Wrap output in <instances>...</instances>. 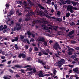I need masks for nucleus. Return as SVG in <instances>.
Segmentation results:
<instances>
[{"label":"nucleus","mask_w":79,"mask_h":79,"mask_svg":"<svg viewBox=\"0 0 79 79\" xmlns=\"http://www.w3.org/2000/svg\"><path fill=\"white\" fill-rule=\"evenodd\" d=\"M21 56H22V54H20L19 55L18 57H19V58H21Z\"/></svg>","instance_id":"nucleus-51"},{"label":"nucleus","mask_w":79,"mask_h":79,"mask_svg":"<svg viewBox=\"0 0 79 79\" xmlns=\"http://www.w3.org/2000/svg\"><path fill=\"white\" fill-rule=\"evenodd\" d=\"M24 47L26 49H28L29 48V46L27 45H25Z\"/></svg>","instance_id":"nucleus-35"},{"label":"nucleus","mask_w":79,"mask_h":79,"mask_svg":"<svg viewBox=\"0 0 79 79\" xmlns=\"http://www.w3.org/2000/svg\"><path fill=\"white\" fill-rule=\"evenodd\" d=\"M27 40V39H24L23 40V42L25 43H26V42Z\"/></svg>","instance_id":"nucleus-62"},{"label":"nucleus","mask_w":79,"mask_h":79,"mask_svg":"<svg viewBox=\"0 0 79 79\" xmlns=\"http://www.w3.org/2000/svg\"><path fill=\"white\" fill-rule=\"evenodd\" d=\"M73 10H77V7H74L73 8Z\"/></svg>","instance_id":"nucleus-59"},{"label":"nucleus","mask_w":79,"mask_h":79,"mask_svg":"<svg viewBox=\"0 0 79 79\" xmlns=\"http://www.w3.org/2000/svg\"><path fill=\"white\" fill-rule=\"evenodd\" d=\"M56 21H59V22H61L62 21V18H56Z\"/></svg>","instance_id":"nucleus-14"},{"label":"nucleus","mask_w":79,"mask_h":79,"mask_svg":"<svg viewBox=\"0 0 79 79\" xmlns=\"http://www.w3.org/2000/svg\"><path fill=\"white\" fill-rule=\"evenodd\" d=\"M79 52L78 53L77 52L74 53V55L75 56H79Z\"/></svg>","instance_id":"nucleus-34"},{"label":"nucleus","mask_w":79,"mask_h":79,"mask_svg":"<svg viewBox=\"0 0 79 79\" xmlns=\"http://www.w3.org/2000/svg\"><path fill=\"white\" fill-rule=\"evenodd\" d=\"M72 3V4H73V6H76V2H74L73 1H72L71 2Z\"/></svg>","instance_id":"nucleus-42"},{"label":"nucleus","mask_w":79,"mask_h":79,"mask_svg":"<svg viewBox=\"0 0 79 79\" xmlns=\"http://www.w3.org/2000/svg\"><path fill=\"white\" fill-rule=\"evenodd\" d=\"M53 48L56 50L58 51V49L61 50V47L60 46L59 44H58V43H56L53 46Z\"/></svg>","instance_id":"nucleus-2"},{"label":"nucleus","mask_w":79,"mask_h":79,"mask_svg":"<svg viewBox=\"0 0 79 79\" xmlns=\"http://www.w3.org/2000/svg\"><path fill=\"white\" fill-rule=\"evenodd\" d=\"M2 55H5V52L4 51H2Z\"/></svg>","instance_id":"nucleus-52"},{"label":"nucleus","mask_w":79,"mask_h":79,"mask_svg":"<svg viewBox=\"0 0 79 79\" xmlns=\"http://www.w3.org/2000/svg\"><path fill=\"white\" fill-rule=\"evenodd\" d=\"M15 77H19V75L18 74H16L15 75Z\"/></svg>","instance_id":"nucleus-64"},{"label":"nucleus","mask_w":79,"mask_h":79,"mask_svg":"<svg viewBox=\"0 0 79 79\" xmlns=\"http://www.w3.org/2000/svg\"><path fill=\"white\" fill-rule=\"evenodd\" d=\"M14 39L15 40L16 42H17L18 40V38L17 37H15Z\"/></svg>","instance_id":"nucleus-41"},{"label":"nucleus","mask_w":79,"mask_h":79,"mask_svg":"<svg viewBox=\"0 0 79 79\" xmlns=\"http://www.w3.org/2000/svg\"><path fill=\"white\" fill-rule=\"evenodd\" d=\"M57 15H58L59 16H60L61 15V12L60 11H58L57 13Z\"/></svg>","instance_id":"nucleus-40"},{"label":"nucleus","mask_w":79,"mask_h":79,"mask_svg":"<svg viewBox=\"0 0 79 79\" xmlns=\"http://www.w3.org/2000/svg\"><path fill=\"white\" fill-rule=\"evenodd\" d=\"M30 41V42H34L35 41V40H34V39L31 40Z\"/></svg>","instance_id":"nucleus-61"},{"label":"nucleus","mask_w":79,"mask_h":79,"mask_svg":"<svg viewBox=\"0 0 79 79\" xmlns=\"http://www.w3.org/2000/svg\"><path fill=\"white\" fill-rule=\"evenodd\" d=\"M6 7L7 8H9V5L8 4H6Z\"/></svg>","instance_id":"nucleus-58"},{"label":"nucleus","mask_w":79,"mask_h":79,"mask_svg":"<svg viewBox=\"0 0 79 79\" xmlns=\"http://www.w3.org/2000/svg\"><path fill=\"white\" fill-rule=\"evenodd\" d=\"M38 40L40 41H42V42H44L45 41V38H44L43 37H41L40 38V39H39V38L38 39Z\"/></svg>","instance_id":"nucleus-11"},{"label":"nucleus","mask_w":79,"mask_h":79,"mask_svg":"<svg viewBox=\"0 0 79 79\" xmlns=\"http://www.w3.org/2000/svg\"><path fill=\"white\" fill-rule=\"evenodd\" d=\"M61 63H62V64H63L64 63H65V60H64V59H62L60 60L59 61Z\"/></svg>","instance_id":"nucleus-15"},{"label":"nucleus","mask_w":79,"mask_h":79,"mask_svg":"<svg viewBox=\"0 0 79 79\" xmlns=\"http://www.w3.org/2000/svg\"><path fill=\"white\" fill-rule=\"evenodd\" d=\"M15 48H16V50H19V48L18 46L15 47Z\"/></svg>","instance_id":"nucleus-53"},{"label":"nucleus","mask_w":79,"mask_h":79,"mask_svg":"<svg viewBox=\"0 0 79 79\" xmlns=\"http://www.w3.org/2000/svg\"><path fill=\"white\" fill-rule=\"evenodd\" d=\"M52 0H47L46 3H47V4H48V5H50V3H51V2H52Z\"/></svg>","instance_id":"nucleus-21"},{"label":"nucleus","mask_w":79,"mask_h":79,"mask_svg":"<svg viewBox=\"0 0 79 79\" xmlns=\"http://www.w3.org/2000/svg\"><path fill=\"white\" fill-rule=\"evenodd\" d=\"M7 28V26H6V25H4V27H3V28H2V31H3V29H6Z\"/></svg>","instance_id":"nucleus-32"},{"label":"nucleus","mask_w":79,"mask_h":79,"mask_svg":"<svg viewBox=\"0 0 79 79\" xmlns=\"http://www.w3.org/2000/svg\"><path fill=\"white\" fill-rule=\"evenodd\" d=\"M78 58H76L74 60L75 61H78Z\"/></svg>","instance_id":"nucleus-57"},{"label":"nucleus","mask_w":79,"mask_h":79,"mask_svg":"<svg viewBox=\"0 0 79 79\" xmlns=\"http://www.w3.org/2000/svg\"><path fill=\"white\" fill-rule=\"evenodd\" d=\"M27 34H28V35H31V32L30 31H27Z\"/></svg>","instance_id":"nucleus-38"},{"label":"nucleus","mask_w":79,"mask_h":79,"mask_svg":"<svg viewBox=\"0 0 79 79\" xmlns=\"http://www.w3.org/2000/svg\"><path fill=\"white\" fill-rule=\"evenodd\" d=\"M67 10L68 11H69L71 13H73L74 12V11L73 10V6H72L70 5H69L67 7Z\"/></svg>","instance_id":"nucleus-3"},{"label":"nucleus","mask_w":79,"mask_h":79,"mask_svg":"<svg viewBox=\"0 0 79 79\" xmlns=\"http://www.w3.org/2000/svg\"><path fill=\"white\" fill-rule=\"evenodd\" d=\"M16 13L17 15H18V16H21L22 15V13L20 12L19 13V10H17L16 11Z\"/></svg>","instance_id":"nucleus-13"},{"label":"nucleus","mask_w":79,"mask_h":79,"mask_svg":"<svg viewBox=\"0 0 79 79\" xmlns=\"http://www.w3.org/2000/svg\"><path fill=\"white\" fill-rule=\"evenodd\" d=\"M9 71L10 72V73H13L14 72L11 69H9Z\"/></svg>","instance_id":"nucleus-55"},{"label":"nucleus","mask_w":79,"mask_h":79,"mask_svg":"<svg viewBox=\"0 0 79 79\" xmlns=\"http://www.w3.org/2000/svg\"><path fill=\"white\" fill-rule=\"evenodd\" d=\"M20 39H21V40H23V39H24V37H25L24 36L22 35H20Z\"/></svg>","instance_id":"nucleus-28"},{"label":"nucleus","mask_w":79,"mask_h":79,"mask_svg":"<svg viewBox=\"0 0 79 79\" xmlns=\"http://www.w3.org/2000/svg\"><path fill=\"white\" fill-rule=\"evenodd\" d=\"M20 71H21V73H24V69H21Z\"/></svg>","instance_id":"nucleus-56"},{"label":"nucleus","mask_w":79,"mask_h":79,"mask_svg":"<svg viewBox=\"0 0 79 79\" xmlns=\"http://www.w3.org/2000/svg\"><path fill=\"white\" fill-rule=\"evenodd\" d=\"M32 15H34V13H33L32 12H29L28 15H26V16H31Z\"/></svg>","instance_id":"nucleus-10"},{"label":"nucleus","mask_w":79,"mask_h":79,"mask_svg":"<svg viewBox=\"0 0 79 79\" xmlns=\"http://www.w3.org/2000/svg\"><path fill=\"white\" fill-rule=\"evenodd\" d=\"M74 32V30H73L69 32V34H68V35L69 38H72L74 37V35H72L73 34V33Z\"/></svg>","instance_id":"nucleus-5"},{"label":"nucleus","mask_w":79,"mask_h":79,"mask_svg":"<svg viewBox=\"0 0 79 79\" xmlns=\"http://www.w3.org/2000/svg\"><path fill=\"white\" fill-rule=\"evenodd\" d=\"M31 19H29V18H26L25 19V21H29Z\"/></svg>","instance_id":"nucleus-50"},{"label":"nucleus","mask_w":79,"mask_h":79,"mask_svg":"<svg viewBox=\"0 0 79 79\" xmlns=\"http://www.w3.org/2000/svg\"><path fill=\"white\" fill-rule=\"evenodd\" d=\"M35 23H42V21L39 20H36L35 21Z\"/></svg>","instance_id":"nucleus-25"},{"label":"nucleus","mask_w":79,"mask_h":79,"mask_svg":"<svg viewBox=\"0 0 79 79\" xmlns=\"http://www.w3.org/2000/svg\"><path fill=\"white\" fill-rule=\"evenodd\" d=\"M43 42L44 45H45V46H48V45H47V41H46L45 40Z\"/></svg>","instance_id":"nucleus-26"},{"label":"nucleus","mask_w":79,"mask_h":79,"mask_svg":"<svg viewBox=\"0 0 79 79\" xmlns=\"http://www.w3.org/2000/svg\"><path fill=\"white\" fill-rule=\"evenodd\" d=\"M38 6H39L40 8H41V9H43V10H45V7H42V6L40 5V4H38Z\"/></svg>","instance_id":"nucleus-16"},{"label":"nucleus","mask_w":79,"mask_h":79,"mask_svg":"<svg viewBox=\"0 0 79 79\" xmlns=\"http://www.w3.org/2000/svg\"><path fill=\"white\" fill-rule=\"evenodd\" d=\"M31 36H32L33 38L35 37V34H34L31 33Z\"/></svg>","instance_id":"nucleus-48"},{"label":"nucleus","mask_w":79,"mask_h":79,"mask_svg":"<svg viewBox=\"0 0 79 79\" xmlns=\"http://www.w3.org/2000/svg\"><path fill=\"white\" fill-rule=\"evenodd\" d=\"M6 61V60L5 59L4 60H2V63H4V62H5Z\"/></svg>","instance_id":"nucleus-60"},{"label":"nucleus","mask_w":79,"mask_h":79,"mask_svg":"<svg viewBox=\"0 0 79 79\" xmlns=\"http://www.w3.org/2000/svg\"><path fill=\"white\" fill-rule=\"evenodd\" d=\"M44 16H46V17L48 18V19H50V16L48 15L44 14Z\"/></svg>","instance_id":"nucleus-31"},{"label":"nucleus","mask_w":79,"mask_h":79,"mask_svg":"<svg viewBox=\"0 0 79 79\" xmlns=\"http://www.w3.org/2000/svg\"><path fill=\"white\" fill-rule=\"evenodd\" d=\"M73 70L74 72H75L76 74H79V68H78V67H76L75 68L73 69Z\"/></svg>","instance_id":"nucleus-6"},{"label":"nucleus","mask_w":79,"mask_h":79,"mask_svg":"<svg viewBox=\"0 0 79 79\" xmlns=\"http://www.w3.org/2000/svg\"><path fill=\"white\" fill-rule=\"evenodd\" d=\"M56 66H58L59 68H61V66L63 65L62 63H61L60 61L56 62L54 64Z\"/></svg>","instance_id":"nucleus-4"},{"label":"nucleus","mask_w":79,"mask_h":79,"mask_svg":"<svg viewBox=\"0 0 79 79\" xmlns=\"http://www.w3.org/2000/svg\"><path fill=\"white\" fill-rule=\"evenodd\" d=\"M17 3H18V4H20V5H23V2H22V1H17Z\"/></svg>","instance_id":"nucleus-22"},{"label":"nucleus","mask_w":79,"mask_h":79,"mask_svg":"<svg viewBox=\"0 0 79 79\" xmlns=\"http://www.w3.org/2000/svg\"><path fill=\"white\" fill-rule=\"evenodd\" d=\"M58 28H59V27L58 26H55L54 28H53V29L55 31H57V29H58Z\"/></svg>","instance_id":"nucleus-29"},{"label":"nucleus","mask_w":79,"mask_h":79,"mask_svg":"<svg viewBox=\"0 0 79 79\" xmlns=\"http://www.w3.org/2000/svg\"><path fill=\"white\" fill-rule=\"evenodd\" d=\"M62 2L63 4H66V2L65 1H62Z\"/></svg>","instance_id":"nucleus-63"},{"label":"nucleus","mask_w":79,"mask_h":79,"mask_svg":"<svg viewBox=\"0 0 79 79\" xmlns=\"http://www.w3.org/2000/svg\"><path fill=\"white\" fill-rule=\"evenodd\" d=\"M75 23H74V22H72L71 23H70V26H73L75 25Z\"/></svg>","instance_id":"nucleus-37"},{"label":"nucleus","mask_w":79,"mask_h":79,"mask_svg":"<svg viewBox=\"0 0 79 79\" xmlns=\"http://www.w3.org/2000/svg\"><path fill=\"white\" fill-rule=\"evenodd\" d=\"M27 42L28 45L30 44V43L29 42V40L27 39Z\"/></svg>","instance_id":"nucleus-45"},{"label":"nucleus","mask_w":79,"mask_h":79,"mask_svg":"<svg viewBox=\"0 0 79 79\" xmlns=\"http://www.w3.org/2000/svg\"><path fill=\"white\" fill-rule=\"evenodd\" d=\"M69 67H70V68H73L74 67V65H69Z\"/></svg>","instance_id":"nucleus-49"},{"label":"nucleus","mask_w":79,"mask_h":79,"mask_svg":"<svg viewBox=\"0 0 79 79\" xmlns=\"http://www.w3.org/2000/svg\"><path fill=\"white\" fill-rule=\"evenodd\" d=\"M69 16H70V13H69V12H68L66 13V18H68V17H69Z\"/></svg>","instance_id":"nucleus-24"},{"label":"nucleus","mask_w":79,"mask_h":79,"mask_svg":"<svg viewBox=\"0 0 79 79\" xmlns=\"http://www.w3.org/2000/svg\"><path fill=\"white\" fill-rule=\"evenodd\" d=\"M14 10H11L10 12V15H8L7 16H11V15H13V14H14Z\"/></svg>","instance_id":"nucleus-12"},{"label":"nucleus","mask_w":79,"mask_h":79,"mask_svg":"<svg viewBox=\"0 0 79 79\" xmlns=\"http://www.w3.org/2000/svg\"><path fill=\"white\" fill-rule=\"evenodd\" d=\"M15 24L16 25L17 28L15 27L14 30H16L17 31H19L20 29H21V28L23 27V25L21 24L18 23H15Z\"/></svg>","instance_id":"nucleus-1"},{"label":"nucleus","mask_w":79,"mask_h":79,"mask_svg":"<svg viewBox=\"0 0 79 79\" xmlns=\"http://www.w3.org/2000/svg\"><path fill=\"white\" fill-rule=\"evenodd\" d=\"M66 48H68L69 52H72L74 51V49L73 48L69 47V46H66Z\"/></svg>","instance_id":"nucleus-8"},{"label":"nucleus","mask_w":79,"mask_h":79,"mask_svg":"<svg viewBox=\"0 0 79 79\" xmlns=\"http://www.w3.org/2000/svg\"><path fill=\"white\" fill-rule=\"evenodd\" d=\"M31 66L29 65H27L26 66H25V67H24V68H27V67H30V68H31Z\"/></svg>","instance_id":"nucleus-46"},{"label":"nucleus","mask_w":79,"mask_h":79,"mask_svg":"<svg viewBox=\"0 0 79 79\" xmlns=\"http://www.w3.org/2000/svg\"><path fill=\"white\" fill-rule=\"evenodd\" d=\"M71 43H72V44H76V42L74 40H73L71 41Z\"/></svg>","instance_id":"nucleus-47"},{"label":"nucleus","mask_w":79,"mask_h":79,"mask_svg":"<svg viewBox=\"0 0 79 79\" xmlns=\"http://www.w3.org/2000/svg\"><path fill=\"white\" fill-rule=\"evenodd\" d=\"M23 3L24 5V6H27V3H26V2L24 1Z\"/></svg>","instance_id":"nucleus-30"},{"label":"nucleus","mask_w":79,"mask_h":79,"mask_svg":"<svg viewBox=\"0 0 79 79\" xmlns=\"http://www.w3.org/2000/svg\"><path fill=\"white\" fill-rule=\"evenodd\" d=\"M34 50L35 52H37V51H38V50H39V48H37V47H35L34 48Z\"/></svg>","instance_id":"nucleus-36"},{"label":"nucleus","mask_w":79,"mask_h":79,"mask_svg":"<svg viewBox=\"0 0 79 79\" xmlns=\"http://www.w3.org/2000/svg\"><path fill=\"white\" fill-rule=\"evenodd\" d=\"M38 76L40 77H44L45 76V75L42 73H39Z\"/></svg>","instance_id":"nucleus-17"},{"label":"nucleus","mask_w":79,"mask_h":79,"mask_svg":"<svg viewBox=\"0 0 79 79\" xmlns=\"http://www.w3.org/2000/svg\"><path fill=\"white\" fill-rule=\"evenodd\" d=\"M24 53H25V54H24ZM26 53H25V52H23V53L22 54V58H26Z\"/></svg>","instance_id":"nucleus-18"},{"label":"nucleus","mask_w":79,"mask_h":79,"mask_svg":"<svg viewBox=\"0 0 79 79\" xmlns=\"http://www.w3.org/2000/svg\"><path fill=\"white\" fill-rule=\"evenodd\" d=\"M35 13H37V15H43V16L44 15V13L42 12L41 11H39V12L36 11Z\"/></svg>","instance_id":"nucleus-7"},{"label":"nucleus","mask_w":79,"mask_h":79,"mask_svg":"<svg viewBox=\"0 0 79 79\" xmlns=\"http://www.w3.org/2000/svg\"><path fill=\"white\" fill-rule=\"evenodd\" d=\"M42 53H43V55H48V53L46 52L45 50H43L42 51Z\"/></svg>","instance_id":"nucleus-19"},{"label":"nucleus","mask_w":79,"mask_h":79,"mask_svg":"<svg viewBox=\"0 0 79 79\" xmlns=\"http://www.w3.org/2000/svg\"><path fill=\"white\" fill-rule=\"evenodd\" d=\"M38 62L39 63H41V64H42L43 66H44L45 65V63H44V62L43 61V60H42L40 59H38Z\"/></svg>","instance_id":"nucleus-9"},{"label":"nucleus","mask_w":79,"mask_h":79,"mask_svg":"<svg viewBox=\"0 0 79 79\" xmlns=\"http://www.w3.org/2000/svg\"><path fill=\"white\" fill-rule=\"evenodd\" d=\"M53 72V74L54 75H56V70H55V69H54Z\"/></svg>","instance_id":"nucleus-27"},{"label":"nucleus","mask_w":79,"mask_h":79,"mask_svg":"<svg viewBox=\"0 0 79 79\" xmlns=\"http://www.w3.org/2000/svg\"><path fill=\"white\" fill-rule=\"evenodd\" d=\"M15 68H21L22 67L19 65H15L14 66Z\"/></svg>","instance_id":"nucleus-20"},{"label":"nucleus","mask_w":79,"mask_h":79,"mask_svg":"<svg viewBox=\"0 0 79 79\" xmlns=\"http://www.w3.org/2000/svg\"><path fill=\"white\" fill-rule=\"evenodd\" d=\"M66 3L67 4H69H69H70V3H71V1L69 0H67Z\"/></svg>","instance_id":"nucleus-33"},{"label":"nucleus","mask_w":79,"mask_h":79,"mask_svg":"<svg viewBox=\"0 0 79 79\" xmlns=\"http://www.w3.org/2000/svg\"><path fill=\"white\" fill-rule=\"evenodd\" d=\"M38 55L39 56H42V52H38Z\"/></svg>","instance_id":"nucleus-44"},{"label":"nucleus","mask_w":79,"mask_h":79,"mask_svg":"<svg viewBox=\"0 0 79 79\" xmlns=\"http://www.w3.org/2000/svg\"><path fill=\"white\" fill-rule=\"evenodd\" d=\"M55 9V10H57V8H58V6L56 4H55L54 5Z\"/></svg>","instance_id":"nucleus-39"},{"label":"nucleus","mask_w":79,"mask_h":79,"mask_svg":"<svg viewBox=\"0 0 79 79\" xmlns=\"http://www.w3.org/2000/svg\"><path fill=\"white\" fill-rule=\"evenodd\" d=\"M71 58H73V59H74V58H77V56H75V55H72L70 57Z\"/></svg>","instance_id":"nucleus-23"},{"label":"nucleus","mask_w":79,"mask_h":79,"mask_svg":"<svg viewBox=\"0 0 79 79\" xmlns=\"http://www.w3.org/2000/svg\"><path fill=\"white\" fill-rule=\"evenodd\" d=\"M1 58L2 60H3L4 59H5V56H1Z\"/></svg>","instance_id":"nucleus-54"},{"label":"nucleus","mask_w":79,"mask_h":79,"mask_svg":"<svg viewBox=\"0 0 79 79\" xmlns=\"http://www.w3.org/2000/svg\"><path fill=\"white\" fill-rule=\"evenodd\" d=\"M32 72L33 73H36V69H33L32 70Z\"/></svg>","instance_id":"nucleus-43"}]
</instances>
